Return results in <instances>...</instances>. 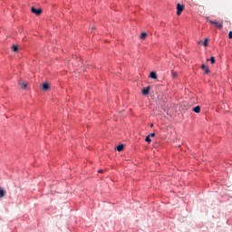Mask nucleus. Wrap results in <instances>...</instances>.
Instances as JSON below:
<instances>
[{"label":"nucleus","instance_id":"nucleus-19","mask_svg":"<svg viewBox=\"0 0 232 232\" xmlns=\"http://www.w3.org/2000/svg\"><path fill=\"white\" fill-rule=\"evenodd\" d=\"M149 137H155V132H152V133H150V134H149Z\"/></svg>","mask_w":232,"mask_h":232},{"label":"nucleus","instance_id":"nucleus-8","mask_svg":"<svg viewBox=\"0 0 232 232\" xmlns=\"http://www.w3.org/2000/svg\"><path fill=\"white\" fill-rule=\"evenodd\" d=\"M192 111H195V113H200V106L198 105L195 108L192 109Z\"/></svg>","mask_w":232,"mask_h":232},{"label":"nucleus","instance_id":"nucleus-17","mask_svg":"<svg viewBox=\"0 0 232 232\" xmlns=\"http://www.w3.org/2000/svg\"><path fill=\"white\" fill-rule=\"evenodd\" d=\"M204 44V46H208V38H206V39H205V41H204V44Z\"/></svg>","mask_w":232,"mask_h":232},{"label":"nucleus","instance_id":"nucleus-4","mask_svg":"<svg viewBox=\"0 0 232 232\" xmlns=\"http://www.w3.org/2000/svg\"><path fill=\"white\" fill-rule=\"evenodd\" d=\"M31 12L35 14V15H41L43 11L41 9H36L35 7L31 8Z\"/></svg>","mask_w":232,"mask_h":232},{"label":"nucleus","instance_id":"nucleus-2","mask_svg":"<svg viewBox=\"0 0 232 232\" xmlns=\"http://www.w3.org/2000/svg\"><path fill=\"white\" fill-rule=\"evenodd\" d=\"M184 12V5L178 4L177 5V15H180Z\"/></svg>","mask_w":232,"mask_h":232},{"label":"nucleus","instance_id":"nucleus-1","mask_svg":"<svg viewBox=\"0 0 232 232\" xmlns=\"http://www.w3.org/2000/svg\"><path fill=\"white\" fill-rule=\"evenodd\" d=\"M208 23L210 24H214V26H216V28H218L219 30H222L224 28V22L223 21L217 22V21H213V20H208Z\"/></svg>","mask_w":232,"mask_h":232},{"label":"nucleus","instance_id":"nucleus-5","mask_svg":"<svg viewBox=\"0 0 232 232\" xmlns=\"http://www.w3.org/2000/svg\"><path fill=\"white\" fill-rule=\"evenodd\" d=\"M201 68H202V70H204V72L208 74V73H209V68L208 67V66H206V64H202L201 65Z\"/></svg>","mask_w":232,"mask_h":232},{"label":"nucleus","instance_id":"nucleus-20","mask_svg":"<svg viewBox=\"0 0 232 232\" xmlns=\"http://www.w3.org/2000/svg\"><path fill=\"white\" fill-rule=\"evenodd\" d=\"M150 128H153V123L150 124Z\"/></svg>","mask_w":232,"mask_h":232},{"label":"nucleus","instance_id":"nucleus-9","mask_svg":"<svg viewBox=\"0 0 232 232\" xmlns=\"http://www.w3.org/2000/svg\"><path fill=\"white\" fill-rule=\"evenodd\" d=\"M124 150V145L121 144L117 146V151H122Z\"/></svg>","mask_w":232,"mask_h":232},{"label":"nucleus","instance_id":"nucleus-7","mask_svg":"<svg viewBox=\"0 0 232 232\" xmlns=\"http://www.w3.org/2000/svg\"><path fill=\"white\" fill-rule=\"evenodd\" d=\"M150 79H158L157 72H151L150 74Z\"/></svg>","mask_w":232,"mask_h":232},{"label":"nucleus","instance_id":"nucleus-13","mask_svg":"<svg viewBox=\"0 0 232 232\" xmlns=\"http://www.w3.org/2000/svg\"><path fill=\"white\" fill-rule=\"evenodd\" d=\"M27 84L25 82L20 83V88L23 90L26 89Z\"/></svg>","mask_w":232,"mask_h":232},{"label":"nucleus","instance_id":"nucleus-14","mask_svg":"<svg viewBox=\"0 0 232 232\" xmlns=\"http://www.w3.org/2000/svg\"><path fill=\"white\" fill-rule=\"evenodd\" d=\"M171 76L173 79H177V72L175 71H171Z\"/></svg>","mask_w":232,"mask_h":232},{"label":"nucleus","instance_id":"nucleus-18","mask_svg":"<svg viewBox=\"0 0 232 232\" xmlns=\"http://www.w3.org/2000/svg\"><path fill=\"white\" fill-rule=\"evenodd\" d=\"M228 38H229V39H232V31H230V32L228 33Z\"/></svg>","mask_w":232,"mask_h":232},{"label":"nucleus","instance_id":"nucleus-16","mask_svg":"<svg viewBox=\"0 0 232 232\" xmlns=\"http://www.w3.org/2000/svg\"><path fill=\"white\" fill-rule=\"evenodd\" d=\"M211 64H215V56L210 57Z\"/></svg>","mask_w":232,"mask_h":232},{"label":"nucleus","instance_id":"nucleus-3","mask_svg":"<svg viewBox=\"0 0 232 232\" xmlns=\"http://www.w3.org/2000/svg\"><path fill=\"white\" fill-rule=\"evenodd\" d=\"M151 90V86H148V87H146V88H143L142 90H141V93H142V95H150V91Z\"/></svg>","mask_w":232,"mask_h":232},{"label":"nucleus","instance_id":"nucleus-11","mask_svg":"<svg viewBox=\"0 0 232 232\" xmlns=\"http://www.w3.org/2000/svg\"><path fill=\"white\" fill-rule=\"evenodd\" d=\"M147 36H148V34H146V33H141V34H140V39H146Z\"/></svg>","mask_w":232,"mask_h":232},{"label":"nucleus","instance_id":"nucleus-12","mask_svg":"<svg viewBox=\"0 0 232 232\" xmlns=\"http://www.w3.org/2000/svg\"><path fill=\"white\" fill-rule=\"evenodd\" d=\"M17 50H19V47L17 45H13L12 46V51L13 52H17Z\"/></svg>","mask_w":232,"mask_h":232},{"label":"nucleus","instance_id":"nucleus-6","mask_svg":"<svg viewBox=\"0 0 232 232\" xmlns=\"http://www.w3.org/2000/svg\"><path fill=\"white\" fill-rule=\"evenodd\" d=\"M6 195V191L3 188H0V198H3Z\"/></svg>","mask_w":232,"mask_h":232},{"label":"nucleus","instance_id":"nucleus-10","mask_svg":"<svg viewBox=\"0 0 232 232\" xmlns=\"http://www.w3.org/2000/svg\"><path fill=\"white\" fill-rule=\"evenodd\" d=\"M49 88H50V85H48V83L43 84V90L46 91V90H49Z\"/></svg>","mask_w":232,"mask_h":232},{"label":"nucleus","instance_id":"nucleus-15","mask_svg":"<svg viewBox=\"0 0 232 232\" xmlns=\"http://www.w3.org/2000/svg\"><path fill=\"white\" fill-rule=\"evenodd\" d=\"M145 140L150 144L151 142V138L150 136H147Z\"/></svg>","mask_w":232,"mask_h":232},{"label":"nucleus","instance_id":"nucleus-21","mask_svg":"<svg viewBox=\"0 0 232 232\" xmlns=\"http://www.w3.org/2000/svg\"><path fill=\"white\" fill-rule=\"evenodd\" d=\"M98 173H102V170H99Z\"/></svg>","mask_w":232,"mask_h":232}]
</instances>
